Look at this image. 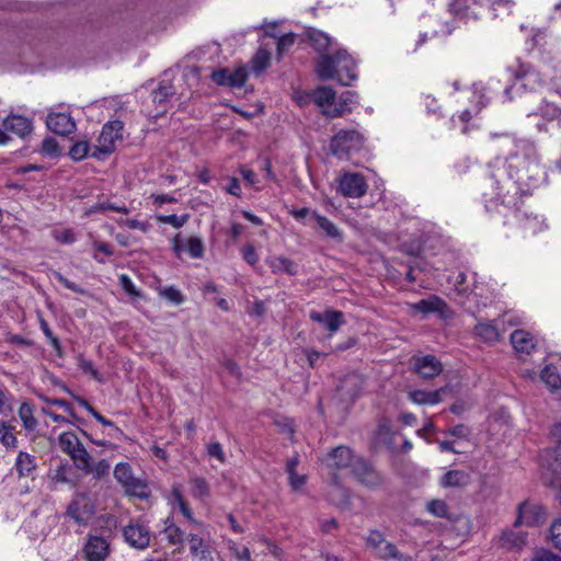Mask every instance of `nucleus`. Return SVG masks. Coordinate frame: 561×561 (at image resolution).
<instances>
[{"label": "nucleus", "instance_id": "50", "mask_svg": "<svg viewBox=\"0 0 561 561\" xmlns=\"http://www.w3.org/2000/svg\"><path fill=\"white\" fill-rule=\"evenodd\" d=\"M185 251L192 259H202L204 256V243L198 237H190L185 242Z\"/></svg>", "mask_w": 561, "mask_h": 561}, {"label": "nucleus", "instance_id": "60", "mask_svg": "<svg viewBox=\"0 0 561 561\" xmlns=\"http://www.w3.org/2000/svg\"><path fill=\"white\" fill-rule=\"evenodd\" d=\"M53 238L62 244H72L76 241V234L72 229L54 230Z\"/></svg>", "mask_w": 561, "mask_h": 561}, {"label": "nucleus", "instance_id": "25", "mask_svg": "<svg viewBox=\"0 0 561 561\" xmlns=\"http://www.w3.org/2000/svg\"><path fill=\"white\" fill-rule=\"evenodd\" d=\"M446 391V388H439L434 391H426V390H412L409 391L408 397L409 399L420 405L424 404H438L442 401V394Z\"/></svg>", "mask_w": 561, "mask_h": 561}, {"label": "nucleus", "instance_id": "51", "mask_svg": "<svg viewBox=\"0 0 561 561\" xmlns=\"http://www.w3.org/2000/svg\"><path fill=\"white\" fill-rule=\"evenodd\" d=\"M159 296L170 301L173 305H181L184 302V295L175 286H165L159 288Z\"/></svg>", "mask_w": 561, "mask_h": 561}, {"label": "nucleus", "instance_id": "53", "mask_svg": "<svg viewBox=\"0 0 561 561\" xmlns=\"http://www.w3.org/2000/svg\"><path fill=\"white\" fill-rule=\"evenodd\" d=\"M188 218H190L188 214H184L182 216L172 214V215H160L157 217V220L161 224L171 225L174 228H181L187 222Z\"/></svg>", "mask_w": 561, "mask_h": 561}, {"label": "nucleus", "instance_id": "64", "mask_svg": "<svg viewBox=\"0 0 561 561\" xmlns=\"http://www.w3.org/2000/svg\"><path fill=\"white\" fill-rule=\"evenodd\" d=\"M531 561H561V558L551 551L540 550L535 554Z\"/></svg>", "mask_w": 561, "mask_h": 561}, {"label": "nucleus", "instance_id": "39", "mask_svg": "<svg viewBox=\"0 0 561 561\" xmlns=\"http://www.w3.org/2000/svg\"><path fill=\"white\" fill-rule=\"evenodd\" d=\"M85 473H91L94 479L101 480L110 474L111 463L106 459H101L96 463H92V458L89 459V468L80 469Z\"/></svg>", "mask_w": 561, "mask_h": 561}, {"label": "nucleus", "instance_id": "17", "mask_svg": "<svg viewBox=\"0 0 561 561\" xmlns=\"http://www.w3.org/2000/svg\"><path fill=\"white\" fill-rule=\"evenodd\" d=\"M310 320L321 323L329 331V337H331L342 324H344V313L339 310H325L319 312L311 310L309 312Z\"/></svg>", "mask_w": 561, "mask_h": 561}, {"label": "nucleus", "instance_id": "37", "mask_svg": "<svg viewBox=\"0 0 561 561\" xmlns=\"http://www.w3.org/2000/svg\"><path fill=\"white\" fill-rule=\"evenodd\" d=\"M67 515L78 525H85L91 516L88 506H81L78 501H72L67 508Z\"/></svg>", "mask_w": 561, "mask_h": 561}, {"label": "nucleus", "instance_id": "18", "mask_svg": "<svg viewBox=\"0 0 561 561\" xmlns=\"http://www.w3.org/2000/svg\"><path fill=\"white\" fill-rule=\"evenodd\" d=\"M46 126L54 134L67 136L75 131L76 123L68 113H49L46 118Z\"/></svg>", "mask_w": 561, "mask_h": 561}, {"label": "nucleus", "instance_id": "36", "mask_svg": "<svg viewBox=\"0 0 561 561\" xmlns=\"http://www.w3.org/2000/svg\"><path fill=\"white\" fill-rule=\"evenodd\" d=\"M335 98L336 93L331 87H320L312 93V100L319 107L332 106Z\"/></svg>", "mask_w": 561, "mask_h": 561}, {"label": "nucleus", "instance_id": "63", "mask_svg": "<svg viewBox=\"0 0 561 561\" xmlns=\"http://www.w3.org/2000/svg\"><path fill=\"white\" fill-rule=\"evenodd\" d=\"M242 257L251 266H254L259 261V255L252 244H247L243 247Z\"/></svg>", "mask_w": 561, "mask_h": 561}, {"label": "nucleus", "instance_id": "57", "mask_svg": "<svg viewBox=\"0 0 561 561\" xmlns=\"http://www.w3.org/2000/svg\"><path fill=\"white\" fill-rule=\"evenodd\" d=\"M386 542L383 534L378 529L369 530L368 536L366 537L367 547L370 548L374 552L381 547V545Z\"/></svg>", "mask_w": 561, "mask_h": 561}, {"label": "nucleus", "instance_id": "55", "mask_svg": "<svg viewBox=\"0 0 561 561\" xmlns=\"http://www.w3.org/2000/svg\"><path fill=\"white\" fill-rule=\"evenodd\" d=\"M426 508L435 517H447L448 506L443 500H432L427 503Z\"/></svg>", "mask_w": 561, "mask_h": 561}, {"label": "nucleus", "instance_id": "7", "mask_svg": "<svg viewBox=\"0 0 561 561\" xmlns=\"http://www.w3.org/2000/svg\"><path fill=\"white\" fill-rule=\"evenodd\" d=\"M351 472L360 485L370 490L379 489L386 483L383 473L380 472L371 461L362 456L355 459Z\"/></svg>", "mask_w": 561, "mask_h": 561}, {"label": "nucleus", "instance_id": "1", "mask_svg": "<svg viewBox=\"0 0 561 561\" xmlns=\"http://www.w3.org/2000/svg\"><path fill=\"white\" fill-rule=\"evenodd\" d=\"M493 147L505 150L507 156L505 160L496 158L489 163L484 185L491 192L483 195L505 207L516 206V197L524 192L523 187H536L545 176L536 146L527 139L504 134Z\"/></svg>", "mask_w": 561, "mask_h": 561}, {"label": "nucleus", "instance_id": "6", "mask_svg": "<svg viewBox=\"0 0 561 561\" xmlns=\"http://www.w3.org/2000/svg\"><path fill=\"white\" fill-rule=\"evenodd\" d=\"M489 0H453L450 14L466 24L477 23L488 14Z\"/></svg>", "mask_w": 561, "mask_h": 561}, {"label": "nucleus", "instance_id": "46", "mask_svg": "<svg viewBox=\"0 0 561 561\" xmlns=\"http://www.w3.org/2000/svg\"><path fill=\"white\" fill-rule=\"evenodd\" d=\"M172 496L174 499V501L178 503L179 505V508H180V512L182 513V515L191 523V524H194V525H197L198 522L195 519L194 515H193V512L190 507V504L187 503V501L184 499L183 494L181 493V491L176 488H174L172 490Z\"/></svg>", "mask_w": 561, "mask_h": 561}, {"label": "nucleus", "instance_id": "45", "mask_svg": "<svg viewBox=\"0 0 561 561\" xmlns=\"http://www.w3.org/2000/svg\"><path fill=\"white\" fill-rule=\"evenodd\" d=\"M271 64V53L265 48H259L252 58V69L256 75L264 71Z\"/></svg>", "mask_w": 561, "mask_h": 561}, {"label": "nucleus", "instance_id": "35", "mask_svg": "<svg viewBox=\"0 0 561 561\" xmlns=\"http://www.w3.org/2000/svg\"><path fill=\"white\" fill-rule=\"evenodd\" d=\"M15 427L5 421L0 420V444L7 449L18 448V438L14 434Z\"/></svg>", "mask_w": 561, "mask_h": 561}, {"label": "nucleus", "instance_id": "19", "mask_svg": "<svg viewBox=\"0 0 561 561\" xmlns=\"http://www.w3.org/2000/svg\"><path fill=\"white\" fill-rule=\"evenodd\" d=\"M302 36L305 41L321 55H328V49L333 45L334 39L325 32L316 27H307Z\"/></svg>", "mask_w": 561, "mask_h": 561}, {"label": "nucleus", "instance_id": "42", "mask_svg": "<svg viewBox=\"0 0 561 561\" xmlns=\"http://www.w3.org/2000/svg\"><path fill=\"white\" fill-rule=\"evenodd\" d=\"M69 469H70V465H69L68 460H66V459L59 460V462L56 467L49 468L48 478L54 483H67L69 481V479H68Z\"/></svg>", "mask_w": 561, "mask_h": 561}, {"label": "nucleus", "instance_id": "26", "mask_svg": "<svg viewBox=\"0 0 561 561\" xmlns=\"http://www.w3.org/2000/svg\"><path fill=\"white\" fill-rule=\"evenodd\" d=\"M266 264L270 266L273 274L284 273L289 276L298 274V264L282 255L266 260Z\"/></svg>", "mask_w": 561, "mask_h": 561}, {"label": "nucleus", "instance_id": "52", "mask_svg": "<svg viewBox=\"0 0 561 561\" xmlns=\"http://www.w3.org/2000/svg\"><path fill=\"white\" fill-rule=\"evenodd\" d=\"M90 145L85 140L77 141L75 142L70 150H69V157L75 161H81L83 160L90 152Z\"/></svg>", "mask_w": 561, "mask_h": 561}, {"label": "nucleus", "instance_id": "41", "mask_svg": "<svg viewBox=\"0 0 561 561\" xmlns=\"http://www.w3.org/2000/svg\"><path fill=\"white\" fill-rule=\"evenodd\" d=\"M540 378L551 390H558L561 388V377L557 367L553 365H547L541 370Z\"/></svg>", "mask_w": 561, "mask_h": 561}, {"label": "nucleus", "instance_id": "16", "mask_svg": "<svg viewBox=\"0 0 561 561\" xmlns=\"http://www.w3.org/2000/svg\"><path fill=\"white\" fill-rule=\"evenodd\" d=\"M517 201L518 197H516V202ZM510 208H515V217L518 220L519 227L525 234L536 236L548 228L545 218H542L541 216L522 211L517 205L511 206Z\"/></svg>", "mask_w": 561, "mask_h": 561}, {"label": "nucleus", "instance_id": "40", "mask_svg": "<svg viewBox=\"0 0 561 561\" xmlns=\"http://www.w3.org/2000/svg\"><path fill=\"white\" fill-rule=\"evenodd\" d=\"M19 416L27 432H33L36 430L38 422L33 415V407L30 403L23 402L20 405Z\"/></svg>", "mask_w": 561, "mask_h": 561}, {"label": "nucleus", "instance_id": "47", "mask_svg": "<svg viewBox=\"0 0 561 561\" xmlns=\"http://www.w3.org/2000/svg\"><path fill=\"white\" fill-rule=\"evenodd\" d=\"M38 322H39L41 330L43 331L44 335L49 341V343H50L51 347L54 348V351L56 352V354L58 356H62V347H61L60 341L56 335H54L48 322L42 316H39Z\"/></svg>", "mask_w": 561, "mask_h": 561}, {"label": "nucleus", "instance_id": "28", "mask_svg": "<svg viewBox=\"0 0 561 561\" xmlns=\"http://www.w3.org/2000/svg\"><path fill=\"white\" fill-rule=\"evenodd\" d=\"M473 333L485 343H495L500 340V331L494 321H479L473 328Z\"/></svg>", "mask_w": 561, "mask_h": 561}, {"label": "nucleus", "instance_id": "22", "mask_svg": "<svg viewBox=\"0 0 561 561\" xmlns=\"http://www.w3.org/2000/svg\"><path fill=\"white\" fill-rule=\"evenodd\" d=\"M357 94L354 91H345L340 96L337 102L334 101L333 107L323 111L328 117H341L352 111V105L356 103Z\"/></svg>", "mask_w": 561, "mask_h": 561}, {"label": "nucleus", "instance_id": "24", "mask_svg": "<svg viewBox=\"0 0 561 561\" xmlns=\"http://www.w3.org/2000/svg\"><path fill=\"white\" fill-rule=\"evenodd\" d=\"M527 543V533L504 530L500 537V546L506 550H520Z\"/></svg>", "mask_w": 561, "mask_h": 561}, {"label": "nucleus", "instance_id": "59", "mask_svg": "<svg viewBox=\"0 0 561 561\" xmlns=\"http://www.w3.org/2000/svg\"><path fill=\"white\" fill-rule=\"evenodd\" d=\"M229 551L237 558L238 561H252L251 552L248 547L238 548L237 543L232 540L229 541Z\"/></svg>", "mask_w": 561, "mask_h": 561}, {"label": "nucleus", "instance_id": "33", "mask_svg": "<svg viewBox=\"0 0 561 561\" xmlns=\"http://www.w3.org/2000/svg\"><path fill=\"white\" fill-rule=\"evenodd\" d=\"M375 556L382 560L413 561L412 557L401 553L392 542L387 540L376 550Z\"/></svg>", "mask_w": 561, "mask_h": 561}, {"label": "nucleus", "instance_id": "38", "mask_svg": "<svg viewBox=\"0 0 561 561\" xmlns=\"http://www.w3.org/2000/svg\"><path fill=\"white\" fill-rule=\"evenodd\" d=\"M187 541L190 543V552L193 558L206 559V557L210 553L208 546L205 543V540L195 534H190L187 536Z\"/></svg>", "mask_w": 561, "mask_h": 561}, {"label": "nucleus", "instance_id": "20", "mask_svg": "<svg viewBox=\"0 0 561 561\" xmlns=\"http://www.w3.org/2000/svg\"><path fill=\"white\" fill-rule=\"evenodd\" d=\"M3 127L7 131L25 138L32 134L34 126L33 121L22 115L10 114L3 119Z\"/></svg>", "mask_w": 561, "mask_h": 561}, {"label": "nucleus", "instance_id": "8", "mask_svg": "<svg viewBox=\"0 0 561 561\" xmlns=\"http://www.w3.org/2000/svg\"><path fill=\"white\" fill-rule=\"evenodd\" d=\"M123 127V123L118 119L104 124L98 138V145L94 146L91 157L98 160H103L105 157L114 152L115 141L122 138Z\"/></svg>", "mask_w": 561, "mask_h": 561}, {"label": "nucleus", "instance_id": "61", "mask_svg": "<svg viewBox=\"0 0 561 561\" xmlns=\"http://www.w3.org/2000/svg\"><path fill=\"white\" fill-rule=\"evenodd\" d=\"M550 535L554 547L561 550V517L557 518L550 526Z\"/></svg>", "mask_w": 561, "mask_h": 561}, {"label": "nucleus", "instance_id": "48", "mask_svg": "<svg viewBox=\"0 0 561 561\" xmlns=\"http://www.w3.org/2000/svg\"><path fill=\"white\" fill-rule=\"evenodd\" d=\"M190 483L192 485V494L194 497L205 499L209 496L210 489L205 478L194 477L191 479Z\"/></svg>", "mask_w": 561, "mask_h": 561}, {"label": "nucleus", "instance_id": "3", "mask_svg": "<svg viewBox=\"0 0 561 561\" xmlns=\"http://www.w3.org/2000/svg\"><path fill=\"white\" fill-rule=\"evenodd\" d=\"M314 70L320 79H337L342 85H351L357 79L356 62L344 48L319 56Z\"/></svg>", "mask_w": 561, "mask_h": 561}, {"label": "nucleus", "instance_id": "11", "mask_svg": "<svg viewBox=\"0 0 561 561\" xmlns=\"http://www.w3.org/2000/svg\"><path fill=\"white\" fill-rule=\"evenodd\" d=\"M122 533L125 542L134 549L145 550L150 546V528L140 518L131 519L123 527Z\"/></svg>", "mask_w": 561, "mask_h": 561}, {"label": "nucleus", "instance_id": "12", "mask_svg": "<svg viewBox=\"0 0 561 561\" xmlns=\"http://www.w3.org/2000/svg\"><path fill=\"white\" fill-rule=\"evenodd\" d=\"M111 551L108 538L98 534H89L82 547V557L84 561H106Z\"/></svg>", "mask_w": 561, "mask_h": 561}, {"label": "nucleus", "instance_id": "5", "mask_svg": "<svg viewBox=\"0 0 561 561\" xmlns=\"http://www.w3.org/2000/svg\"><path fill=\"white\" fill-rule=\"evenodd\" d=\"M114 478L124 488L125 493L140 500H147L150 494L148 483L134 477L133 469L128 462H119L114 468Z\"/></svg>", "mask_w": 561, "mask_h": 561}, {"label": "nucleus", "instance_id": "49", "mask_svg": "<svg viewBox=\"0 0 561 561\" xmlns=\"http://www.w3.org/2000/svg\"><path fill=\"white\" fill-rule=\"evenodd\" d=\"M39 152L43 156L55 159L60 157L61 148L55 138L48 136L43 139Z\"/></svg>", "mask_w": 561, "mask_h": 561}, {"label": "nucleus", "instance_id": "2", "mask_svg": "<svg viewBox=\"0 0 561 561\" xmlns=\"http://www.w3.org/2000/svg\"><path fill=\"white\" fill-rule=\"evenodd\" d=\"M514 77L515 82L504 89V95L508 101H516L527 117L540 116L546 122L561 118V107L537 93V88L547 84L537 70L529 65H519Z\"/></svg>", "mask_w": 561, "mask_h": 561}, {"label": "nucleus", "instance_id": "58", "mask_svg": "<svg viewBox=\"0 0 561 561\" xmlns=\"http://www.w3.org/2000/svg\"><path fill=\"white\" fill-rule=\"evenodd\" d=\"M296 41V34L294 33H287L277 38V55L280 58L284 53H286Z\"/></svg>", "mask_w": 561, "mask_h": 561}, {"label": "nucleus", "instance_id": "29", "mask_svg": "<svg viewBox=\"0 0 561 561\" xmlns=\"http://www.w3.org/2000/svg\"><path fill=\"white\" fill-rule=\"evenodd\" d=\"M511 343L517 353L530 354L535 348L534 337L524 330H515L511 334Z\"/></svg>", "mask_w": 561, "mask_h": 561}, {"label": "nucleus", "instance_id": "23", "mask_svg": "<svg viewBox=\"0 0 561 561\" xmlns=\"http://www.w3.org/2000/svg\"><path fill=\"white\" fill-rule=\"evenodd\" d=\"M413 309L423 314L439 313L444 314L448 310L447 304L438 296H431L427 299H421L413 305Z\"/></svg>", "mask_w": 561, "mask_h": 561}, {"label": "nucleus", "instance_id": "44", "mask_svg": "<svg viewBox=\"0 0 561 561\" xmlns=\"http://www.w3.org/2000/svg\"><path fill=\"white\" fill-rule=\"evenodd\" d=\"M106 210H113V211L122 213L125 215H127L129 213V209L125 205H116L108 201H104V202H99V203L92 205L90 208H88L85 211V215L90 216L92 214L103 213Z\"/></svg>", "mask_w": 561, "mask_h": 561}, {"label": "nucleus", "instance_id": "34", "mask_svg": "<svg viewBox=\"0 0 561 561\" xmlns=\"http://www.w3.org/2000/svg\"><path fill=\"white\" fill-rule=\"evenodd\" d=\"M488 2V13L491 12L493 19L511 15L516 5L514 0H489Z\"/></svg>", "mask_w": 561, "mask_h": 561}, {"label": "nucleus", "instance_id": "9", "mask_svg": "<svg viewBox=\"0 0 561 561\" xmlns=\"http://www.w3.org/2000/svg\"><path fill=\"white\" fill-rule=\"evenodd\" d=\"M548 512L545 505L535 501H523L517 505L514 527L525 525L527 527L541 526L547 522Z\"/></svg>", "mask_w": 561, "mask_h": 561}, {"label": "nucleus", "instance_id": "62", "mask_svg": "<svg viewBox=\"0 0 561 561\" xmlns=\"http://www.w3.org/2000/svg\"><path fill=\"white\" fill-rule=\"evenodd\" d=\"M457 19L454 18L449 21H445L443 24H442V27L439 30H435L433 32V36H449L454 33V31L458 27L457 25Z\"/></svg>", "mask_w": 561, "mask_h": 561}, {"label": "nucleus", "instance_id": "54", "mask_svg": "<svg viewBox=\"0 0 561 561\" xmlns=\"http://www.w3.org/2000/svg\"><path fill=\"white\" fill-rule=\"evenodd\" d=\"M77 364L84 374L92 376L95 380H100L99 370L95 368L92 360L87 359L82 354H79L77 357Z\"/></svg>", "mask_w": 561, "mask_h": 561}, {"label": "nucleus", "instance_id": "21", "mask_svg": "<svg viewBox=\"0 0 561 561\" xmlns=\"http://www.w3.org/2000/svg\"><path fill=\"white\" fill-rule=\"evenodd\" d=\"M415 371L424 379H433L443 370L442 363L433 355L415 358Z\"/></svg>", "mask_w": 561, "mask_h": 561}, {"label": "nucleus", "instance_id": "30", "mask_svg": "<svg viewBox=\"0 0 561 561\" xmlns=\"http://www.w3.org/2000/svg\"><path fill=\"white\" fill-rule=\"evenodd\" d=\"M470 482V474L463 470H449L440 478L444 488H463Z\"/></svg>", "mask_w": 561, "mask_h": 561}, {"label": "nucleus", "instance_id": "13", "mask_svg": "<svg viewBox=\"0 0 561 561\" xmlns=\"http://www.w3.org/2000/svg\"><path fill=\"white\" fill-rule=\"evenodd\" d=\"M337 192L345 197L359 198L367 192L368 185L363 174L346 172L337 180Z\"/></svg>", "mask_w": 561, "mask_h": 561}, {"label": "nucleus", "instance_id": "43", "mask_svg": "<svg viewBox=\"0 0 561 561\" xmlns=\"http://www.w3.org/2000/svg\"><path fill=\"white\" fill-rule=\"evenodd\" d=\"M175 90L170 83L161 82L157 89L151 92L152 102L160 106H164L167 101L174 95Z\"/></svg>", "mask_w": 561, "mask_h": 561}, {"label": "nucleus", "instance_id": "4", "mask_svg": "<svg viewBox=\"0 0 561 561\" xmlns=\"http://www.w3.org/2000/svg\"><path fill=\"white\" fill-rule=\"evenodd\" d=\"M363 134L355 129H341L330 140L331 153L340 160H347L364 147Z\"/></svg>", "mask_w": 561, "mask_h": 561}, {"label": "nucleus", "instance_id": "56", "mask_svg": "<svg viewBox=\"0 0 561 561\" xmlns=\"http://www.w3.org/2000/svg\"><path fill=\"white\" fill-rule=\"evenodd\" d=\"M549 471H551L549 477H546L545 479L550 485H558L561 483V462L558 458H554L553 461L549 465L548 468Z\"/></svg>", "mask_w": 561, "mask_h": 561}, {"label": "nucleus", "instance_id": "31", "mask_svg": "<svg viewBox=\"0 0 561 561\" xmlns=\"http://www.w3.org/2000/svg\"><path fill=\"white\" fill-rule=\"evenodd\" d=\"M163 524L162 534L165 536L168 543L171 546H182L185 540V533L174 524L173 518L167 517Z\"/></svg>", "mask_w": 561, "mask_h": 561}, {"label": "nucleus", "instance_id": "14", "mask_svg": "<svg viewBox=\"0 0 561 561\" xmlns=\"http://www.w3.org/2000/svg\"><path fill=\"white\" fill-rule=\"evenodd\" d=\"M357 457L358 456H355L350 447L340 445L335 448H332L327 454L324 463L332 470H341L350 467L352 471L353 463Z\"/></svg>", "mask_w": 561, "mask_h": 561}, {"label": "nucleus", "instance_id": "27", "mask_svg": "<svg viewBox=\"0 0 561 561\" xmlns=\"http://www.w3.org/2000/svg\"><path fill=\"white\" fill-rule=\"evenodd\" d=\"M14 468L19 478L30 477L37 468L35 456L20 450L14 462Z\"/></svg>", "mask_w": 561, "mask_h": 561}, {"label": "nucleus", "instance_id": "15", "mask_svg": "<svg viewBox=\"0 0 561 561\" xmlns=\"http://www.w3.org/2000/svg\"><path fill=\"white\" fill-rule=\"evenodd\" d=\"M211 80L218 85L242 88L248 80V71L242 67L234 70L222 68L211 73Z\"/></svg>", "mask_w": 561, "mask_h": 561}, {"label": "nucleus", "instance_id": "32", "mask_svg": "<svg viewBox=\"0 0 561 561\" xmlns=\"http://www.w3.org/2000/svg\"><path fill=\"white\" fill-rule=\"evenodd\" d=\"M312 217L314 218L319 228L324 232L328 238H331L336 241L343 240L342 231L335 226L333 221H331L325 216L320 215L317 211L312 213Z\"/></svg>", "mask_w": 561, "mask_h": 561}, {"label": "nucleus", "instance_id": "10", "mask_svg": "<svg viewBox=\"0 0 561 561\" xmlns=\"http://www.w3.org/2000/svg\"><path fill=\"white\" fill-rule=\"evenodd\" d=\"M60 449L70 456L78 469H88L90 454L73 432H64L58 437Z\"/></svg>", "mask_w": 561, "mask_h": 561}]
</instances>
